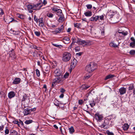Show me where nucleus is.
Instances as JSON below:
<instances>
[{
	"mask_svg": "<svg viewBox=\"0 0 135 135\" xmlns=\"http://www.w3.org/2000/svg\"><path fill=\"white\" fill-rule=\"evenodd\" d=\"M16 94L13 91H11L9 92L8 94V97L9 99H11L14 97L15 95Z\"/></svg>",
	"mask_w": 135,
	"mask_h": 135,
	"instance_id": "nucleus-15",
	"label": "nucleus"
},
{
	"mask_svg": "<svg viewBox=\"0 0 135 135\" xmlns=\"http://www.w3.org/2000/svg\"><path fill=\"white\" fill-rule=\"evenodd\" d=\"M71 54L68 52H65L63 54L62 60L65 62L69 61L71 59Z\"/></svg>",
	"mask_w": 135,
	"mask_h": 135,
	"instance_id": "nucleus-2",
	"label": "nucleus"
},
{
	"mask_svg": "<svg viewBox=\"0 0 135 135\" xmlns=\"http://www.w3.org/2000/svg\"><path fill=\"white\" fill-rule=\"evenodd\" d=\"M36 71L37 76L38 77H39L40 75V73L39 70L38 69H36Z\"/></svg>",
	"mask_w": 135,
	"mask_h": 135,
	"instance_id": "nucleus-44",
	"label": "nucleus"
},
{
	"mask_svg": "<svg viewBox=\"0 0 135 135\" xmlns=\"http://www.w3.org/2000/svg\"><path fill=\"white\" fill-rule=\"evenodd\" d=\"M38 22L39 23H40L44 22V20L43 18L41 17L38 19Z\"/></svg>",
	"mask_w": 135,
	"mask_h": 135,
	"instance_id": "nucleus-35",
	"label": "nucleus"
},
{
	"mask_svg": "<svg viewBox=\"0 0 135 135\" xmlns=\"http://www.w3.org/2000/svg\"><path fill=\"white\" fill-rule=\"evenodd\" d=\"M64 20V17L62 16H60L58 20V21L60 22H62Z\"/></svg>",
	"mask_w": 135,
	"mask_h": 135,
	"instance_id": "nucleus-34",
	"label": "nucleus"
},
{
	"mask_svg": "<svg viewBox=\"0 0 135 135\" xmlns=\"http://www.w3.org/2000/svg\"><path fill=\"white\" fill-rule=\"evenodd\" d=\"M0 10L1 11V12H0V15H3L4 14V12L2 9V8H0Z\"/></svg>",
	"mask_w": 135,
	"mask_h": 135,
	"instance_id": "nucleus-61",
	"label": "nucleus"
},
{
	"mask_svg": "<svg viewBox=\"0 0 135 135\" xmlns=\"http://www.w3.org/2000/svg\"><path fill=\"white\" fill-rule=\"evenodd\" d=\"M33 19L35 21L36 23H38V19L36 15H34L33 16Z\"/></svg>",
	"mask_w": 135,
	"mask_h": 135,
	"instance_id": "nucleus-41",
	"label": "nucleus"
},
{
	"mask_svg": "<svg viewBox=\"0 0 135 135\" xmlns=\"http://www.w3.org/2000/svg\"><path fill=\"white\" fill-rule=\"evenodd\" d=\"M63 40H64L63 42L65 44H67L70 42L69 38L67 37H64Z\"/></svg>",
	"mask_w": 135,
	"mask_h": 135,
	"instance_id": "nucleus-17",
	"label": "nucleus"
},
{
	"mask_svg": "<svg viewBox=\"0 0 135 135\" xmlns=\"http://www.w3.org/2000/svg\"><path fill=\"white\" fill-rule=\"evenodd\" d=\"M34 5H31V4H28V5L27 7V8L28 9H36V8H35L34 7H33Z\"/></svg>",
	"mask_w": 135,
	"mask_h": 135,
	"instance_id": "nucleus-22",
	"label": "nucleus"
},
{
	"mask_svg": "<svg viewBox=\"0 0 135 135\" xmlns=\"http://www.w3.org/2000/svg\"><path fill=\"white\" fill-rule=\"evenodd\" d=\"M129 53L131 55H134L135 54V50H131L130 51Z\"/></svg>",
	"mask_w": 135,
	"mask_h": 135,
	"instance_id": "nucleus-45",
	"label": "nucleus"
},
{
	"mask_svg": "<svg viewBox=\"0 0 135 135\" xmlns=\"http://www.w3.org/2000/svg\"><path fill=\"white\" fill-rule=\"evenodd\" d=\"M65 91V90L63 88H62L60 89V92L61 93H63Z\"/></svg>",
	"mask_w": 135,
	"mask_h": 135,
	"instance_id": "nucleus-60",
	"label": "nucleus"
},
{
	"mask_svg": "<svg viewBox=\"0 0 135 135\" xmlns=\"http://www.w3.org/2000/svg\"><path fill=\"white\" fill-rule=\"evenodd\" d=\"M90 77V76L89 75L85 76L84 78V79L85 80V79H88Z\"/></svg>",
	"mask_w": 135,
	"mask_h": 135,
	"instance_id": "nucleus-57",
	"label": "nucleus"
},
{
	"mask_svg": "<svg viewBox=\"0 0 135 135\" xmlns=\"http://www.w3.org/2000/svg\"><path fill=\"white\" fill-rule=\"evenodd\" d=\"M9 53H10L9 55L10 57H11L13 59H15L16 58V57L15 56L13 49H12L11 51H9Z\"/></svg>",
	"mask_w": 135,
	"mask_h": 135,
	"instance_id": "nucleus-11",
	"label": "nucleus"
},
{
	"mask_svg": "<svg viewBox=\"0 0 135 135\" xmlns=\"http://www.w3.org/2000/svg\"><path fill=\"white\" fill-rule=\"evenodd\" d=\"M110 120V119L108 118L105 119L104 120V122L99 127L104 129H107L108 127L107 126L109 124Z\"/></svg>",
	"mask_w": 135,
	"mask_h": 135,
	"instance_id": "nucleus-6",
	"label": "nucleus"
},
{
	"mask_svg": "<svg viewBox=\"0 0 135 135\" xmlns=\"http://www.w3.org/2000/svg\"><path fill=\"white\" fill-rule=\"evenodd\" d=\"M129 127V125L127 124H125L123 126V128L124 131H126L128 129Z\"/></svg>",
	"mask_w": 135,
	"mask_h": 135,
	"instance_id": "nucleus-23",
	"label": "nucleus"
},
{
	"mask_svg": "<svg viewBox=\"0 0 135 135\" xmlns=\"http://www.w3.org/2000/svg\"><path fill=\"white\" fill-rule=\"evenodd\" d=\"M89 102H90V104L91 107H93L96 104V103L94 102V100H93V101L92 102L90 101Z\"/></svg>",
	"mask_w": 135,
	"mask_h": 135,
	"instance_id": "nucleus-28",
	"label": "nucleus"
},
{
	"mask_svg": "<svg viewBox=\"0 0 135 135\" xmlns=\"http://www.w3.org/2000/svg\"><path fill=\"white\" fill-rule=\"evenodd\" d=\"M106 133L108 135H114L113 133L110 132L109 130L107 131Z\"/></svg>",
	"mask_w": 135,
	"mask_h": 135,
	"instance_id": "nucleus-36",
	"label": "nucleus"
},
{
	"mask_svg": "<svg viewBox=\"0 0 135 135\" xmlns=\"http://www.w3.org/2000/svg\"><path fill=\"white\" fill-rule=\"evenodd\" d=\"M39 26L41 27H43L44 26V22H43L41 23H39Z\"/></svg>",
	"mask_w": 135,
	"mask_h": 135,
	"instance_id": "nucleus-53",
	"label": "nucleus"
},
{
	"mask_svg": "<svg viewBox=\"0 0 135 135\" xmlns=\"http://www.w3.org/2000/svg\"><path fill=\"white\" fill-rule=\"evenodd\" d=\"M71 40L73 42H76L77 43V40H76V38L75 37H73L72 38Z\"/></svg>",
	"mask_w": 135,
	"mask_h": 135,
	"instance_id": "nucleus-50",
	"label": "nucleus"
},
{
	"mask_svg": "<svg viewBox=\"0 0 135 135\" xmlns=\"http://www.w3.org/2000/svg\"><path fill=\"white\" fill-rule=\"evenodd\" d=\"M119 92L121 95L125 94L126 92V89L124 88H122L119 89Z\"/></svg>",
	"mask_w": 135,
	"mask_h": 135,
	"instance_id": "nucleus-20",
	"label": "nucleus"
},
{
	"mask_svg": "<svg viewBox=\"0 0 135 135\" xmlns=\"http://www.w3.org/2000/svg\"><path fill=\"white\" fill-rule=\"evenodd\" d=\"M86 7L88 9H90L92 7V6L91 4H87L86 5Z\"/></svg>",
	"mask_w": 135,
	"mask_h": 135,
	"instance_id": "nucleus-46",
	"label": "nucleus"
},
{
	"mask_svg": "<svg viewBox=\"0 0 135 135\" xmlns=\"http://www.w3.org/2000/svg\"><path fill=\"white\" fill-rule=\"evenodd\" d=\"M81 25V24L79 23H78L74 24V27H77L78 28H80V26Z\"/></svg>",
	"mask_w": 135,
	"mask_h": 135,
	"instance_id": "nucleus-39",
	"label": "nucleus"
},
{
	"mask_svg": "<svg viewBox=\"0 0 135 135\" xmlns=\"http://www.w3.org/2000/svg\"><path fill=\"white\" fill-rule=\"evenodd\" d=\"M131 40L132 41V42H135V40L133 37H131Z\"/></svg>",
	"mask_w": 135,
	"mask_h": 135,
	"instance_id": "nucleus-64",
	"label": "nucleus"
},
{
	"mask_svg": "<svg viewBox=\"0 0 135 135\" xmlns=\"http://www.w3.org/2000/svg\"><path fill=\"white\" fill-rule=\"evenodd\" d=\"M99 16H94V21H97V20L99 19Z\"/></svg>",
	"mask_w": 135,
	"mask_h": 135,
	"instance_id": "nucleus-40",
	"label": "nucleus"
},
{
	"mask_svg": "<svg viewBox=\"0 0 135 135\" xmlns=\"http://www.w3.org/2000/svg\"><path fill=\"white\" fill-rule=\"evenodd\" d=\"M62 77H57L54 79L53 81H54L56 84L57 83H61L62 81Z\"/></svg>",
	"mask_w": 135,
	"mask_h": 135,
	"instance_id": "nucleus-10",
	"label": "nucleus"
},
{
	"mask_svg": "<svg viewBox=\"0 0 135 135\" xmlns=\"http://www.w3.org/2000/svg\"><path fill=\"white\" fill-rule=\"evenodd\" d=\"M77 63V61L76 60L74 59L71 62V68H74L76 65Z\"/></svg>",
	"mask_w": 135,
	"mask_h": 135,
	"instance_id": "nucleus-18",
	"label": "nucleus"
},
{
	"mask_svg": "<svg viewBox=\"0 0 135 135\" xmlns=\"http://www.w3.org/2000/svg\"><path fill=\"white\" fill-rule=\"evenodd\" d=\"M21 79L19 78H16L13 80L12 83L14 84H17L20 83Z\"/></svg>",
	"mask_w": 135,
	"mask_h": 135,
	"instance_id": "nucleus-19",
	"label": "nucleus"
},
{
	"mask_svg": "<svg viewBox=\"0 0 135 135\" xmlns=\"http://www.w3.org/2000/svg\"><path fill=\"white\" fill-rule=\"evenodd\" d=\"M5 133L6 134H8L9 133V130L8 129H6L5 131Z\"/></svg>",
	"mask_w": 135,
	"mask_h": 135,
	"instance_id": "nucleus-58",
	"label": "nucleus"
},
{
	"mask_svg": "<svg viewBox=\"0 0 135 135\" xmlns=\"http://www.w3.org/2000/svg\"><path fill=\"white\" fill-rule=\"evenodd\" d=\"M34 33L37 36H39L41 34V33L39 31H35Z\"/></svg>",
	"mask_w": 135,
	"mask_h": 135,
	"instance_id": "nucleus-37",
	"label": "nucleus"
},
{
	"mask_svg": "<svg viewBox=\"0 0 135 135\" xmlns=\"http://www.w3.org/2000/svg\"><path fill=\"white\" fill-rule=\"evenodd\" d=\"M69 75V73H66L64 75V78H67Z\"/></svg>",
	"mask_w": 135,
	"mask_h": 135,
	"instance_id": "nucleus-51",
	"label": "nucleus"
},
{
	"mask_svg": "<svg viewBox=\"0 0 135 135\" xmlns=\"http://www.w3.org/2000/svg\"><path fill=\"white\" fill-rule=\"evenodd\" d=\"M10 132L11 135H17L18 133L16 131L12 130L10 131Z\"/></svg>",
	"mask_w": 135,
	"mask_h": 135,
	"instance_id": "nucleus-24",
	"label": "nucleus"
},
{
	"mask_svg": "<svg viewBox=\"0 0 135 135\" xmlns=\"http://www.w3.org/2000/svg\"><path fill=\"white\" fill-rule=\"evenodd\" d=\"M110 45L111 47H117V45L113 43H111L110 44Z\"/></svg>",
	"mask_w": 135,
	"mask_h": 135,
	"instance_id": "nucleus-32",
	"label": "nucleus"
},
{
	"mask_svg": "<svg viewBox=\"0 0 135 135\" xmlns=\"http://www.w3.org/2000/svg\"><path fill=\"white\" fill-rule=\"evenodd\" d=\"M31 113V110L29 109L28 108L24 109L23 111V113L24 116L26 115L29 114Z\"/></svg>",
	"mask_w": 135,
	"mask_h": 135,
	"instance_id": "nucleus-14",
	"label": "nucleus"
},
{
	"mask_svg": "<svg viewBox=\"0 0 135 135\" xmlns=\"http://www.w3.org/2000/svg\"><path fill=\"white\" fill-rule=\"evenodd\" d=\"M89 20L91 21H94V16L91 17L89 19Z\"/></svg>",
	"mask_w": 135,
	"mask_h": 135,
	"instance_id": "nucleus-62",
	"label": "nucleus"
},
{
	"mask_svg": "<svg viewBox=\"0 0 135 135\" xmlns=\"http://www.w3.org/2000/svg\"><path fill=\"white\" fill-rule=\"evenodd\" d=\"M69 132L70 133L72 134L75 131V130L74 127L73 126L69 128Z\"/></svg>",
	"mask_w": 135,
	"mask_h": 135,
	"instance_id": "nucleus-27",
	"label": "nucleus"
},
{
	"mask_svg": "<svg viewBox=\"0 0 135 135\" xmlns=\"http://www.w3.org/2000/svg\"><path fill=\"white\" fill-rule=\"evenodd\" d=\"M91 42L89 40H86L85 41L78 38L77 40V43L80 45L84 44L85 45L89 46L91 45Z\"/></svg>",
	"mask_w": 135,
	"mask_h": 135,
	"instance_id": "nucleus-4",
	"label": "nucleus"
},
{
	"mask_svg": "<svg viewBox=\"0 0 135 135\" xmlns=\"http://www.w3.org/2000/svg\"><path fill=\"white\" fill-rule=\"evenodd\" d=\"M4 128V125H2L1 126H0V131H2Z\"/></svg>",
	"mask_w": 135,
	"mask_h": 135,
	"instance_id": "nucleus-56",
	"label": "nucleus"
},
{
	"mask_svg": "<svg viewBox=\"0 0 135 135\" xmlns=\"http://www.w3.org/2000/svg\"><path fill=\"white\" fill-rule=\"evenodd\" d=\"M33 7L34 8H36V9L37 10L39 9L40 8L42 7V3H39L36 4H33Z\"/></svg>",
	"mask_w": 135,
	"mask_h": 135,
	"instance_id": "nucleus-16",
	"label": "nucleus"
},
{
	"mask_svg": "<svg viewBox=\"0 0 135 135\" xmlns=\"http://www.w3.org/2000/svg\"><path fill=\"white\" fill-rule=\"evenodd\" d=\"M47 16L49 18H52L54 16V15L51 13H48L46 14Z\"/></svg>",
	"mask_w": 135,
	"mask_h": 135,
	"instance_id": "nucleus-30",
	"label": "nucleus"
},
{
	"mask_svg": "<svg viewBox=\"0 0 135 135\" xmlns=\"http://www.w3.org/2000/svg\"><path fill=\"white\" fill-rule=\"evenodd\" d=\"M95 64L93 62H91L87 65L85 68V70L88 73H91L96 69Z\"/></svg>",
	"mask_w": 135,
	"mask_h": 135,
	"instance_id": "nucleus-1",
	"label": "nucleus"
},
{
	"mask_svg": "<svg viewBox=\"0 0 135 135\" xmlns=\"http://www.w3.org/2000/svg\"><path fill=\"white\" fill-rule=\"evenodd\" d=\"M55 76L60 77H62V73L60 69H56L54 72Z\"/></svg>",
	"mask_w": 135,
	"mask_h": 135,
	"instance_id": "nucleus-7",
	"label": "nucleus"
},
{
	"mask_svg": "<svg viewBox=\"0 0 135 135\" xmlns=\"http://www.w3.org/2000/svg\"><path fill=\"white\" fill-rule=\"evenodd\" d=\"M95 118L98 122H100L103 119V116L102 114L97 113L95 115Z\"/></svg>",
	"mask_w": 135,
	"mask_h": 135,
	"instance_id": "nucleus-5",
	"label": "nucleus"
},
{
	"mask_svg": "<svg viewBox=\"0 0 135 135\" xmlns=\"http://www.w3.org/2000/svg\"><path fill=\"white\" fill-rule=\"evenodd\" d=\"M114 76V75H113L109 74L108 75H107L106 77L105 78L104 80H106L108 79L113 78Z\"/></svg>",
	"mask_w": 135,
	"mask_h": 135,
	"instance_id": "nucleus-25",
	"label": "nucleus"
},
{
	"mask_svg": "<svg viewBox=\"0 0 135 135\" xmlns=\"http://www.w3.org/2000/svg\"><path fill=\"white\" fill-rule=\"evenodd\" d=\"M120 33H121L124 36H126L128 34V32L127 31H126L125 32H124V31H122V32H118Z\"/></svg>",
	"mask_w": 135,
	"mask_h": 135,
	"instance_id": "nucleus-42",
	"label": "nucleus"
},
{
	"mask_svg": "<svg viewBox=\"0 0 135 135\" xmlns=\"http://www.w3.org/2000/svg\"><path fill=\"white\" fill-rule=\"evenodd\" d=\"M83 103V101L82 100H79L78 103L79 104L81 105Z\"/></svg>",
	"mask_w": 135,
	"mask_h": 135,
	"instance_id": "nucleus-52",
	"label": "nucleus"
},
{
	"mask_svg": "<svg viewBox=\"0 0 135 135\" xmlns=\"http://www.w3.org/2000/svg\"><path fill=\"white\" fill-rule=\"evenodd\" d=\"M52 45L57 47H59L60 48H61L62 46L61 45H59L57 44L52 43Z\"/></svg>",
	"mask_w": 135,
	"mask_h": 135,
	"instance_id": "nucleus-33",
	"label": "nucleus"
},
{
	"mask_svg": "<svg viewBox=\"0 0 135 135\" xmlns=\"http://www.w3.org/2000/svg\"><path fill=\"white\" fill-rule=\"evenodd\" d=\"M13 122L15 124H17L18 126H19V123L18 121L17 120H15L13 121Z\"/></svg>",
	"mask_w": 135,
	"mask_h": 135,
	"instance_id": "nucleus-43",
	"label": "nucleus"
},
{
	"mask_svg": "<svg viewBox=\"0 0 135 135\" xmlns=\"http://www.w3.org/2000/svg\"><path fill=\"white\" fill-rule=\"evenodd\" d=\"M63 28V25H62L61 26L60 28H56L55 30L52 32L53 33H60L62 31V30Z\"/></svg>",
	"mask_w": 135,
	"mask_h": 135,
	"instance_id": "nucleus-12",
	"label": "nucleus"
},
{
	"mask_svg": "<svg viewBox=\"0 0 135 135\" xmlns=\"http://www.w3.org/2000/svg\"><path fill=\"white\" fill-rule=\"evenodd\" d=\"M28 98V97L26 94H24L22 95L21 102L22 105H23L24 108H25L28 106V104L26 102V101L27 100Z\"/></svg>",
	"mask_w": 135,
	"mask_h": 135,
	"instance_id": "nucleus-3",
	"label": "nucleus"
},
{
	"mask_svg": "<svg viewBox=\"0 0 135 135\" xmlns=\"http://www.w3.org/2000/svg\"><path fill=\"white\" fill-rule=\"evenodd\" d=\"M56 84L54 81H53V82L52 83L51 86L52 87H53L55 86Z\"/></svg>",
	"mask_w": 135,
	"mask_h": 135,
	"instance_id": "nucleus-54",
	"label": "nucleus"
},
{
	"mask_svg": "<svg viewBox=\"0 0 135 135\" xmlns=\"http://www.w3.org/2000/svg\"><path fill=\"white\" fill-rule=\"evenodd\" d=\"M13 34L15 35H18L20 33V32H19V31H15L13 30Z\"/></svg>",
	"mask_w": 135,
	"mask_h": 135,
	"instance_id": "nucleus-49",
	"label": "nucleus"
},
{
	"mask_svg": "<svg viewBox=\"0 0 135 135\" xmlns=\"http://www.w3.org/2000/svg\"><path fill=\"white\" fill-rule=\"evenodd\" d=\"M99 17L100 20H104V16L103 15H102Z\"/></svg>",
	"mask_w": 135,
	"mask_h": 135,
	"instance_id": "nucleus-55",
	"label": "nucleus"
},
{
	"mask_svg": "<svg viewBox=\"0 0 135 135\" xmlns=\"http://www.w3.org/2000/svg\"><path fill=\"white\" fill-rule=\"evenodd\" d=\"M135 42H132L130 43V46H131L132 47H133L135 46Z\"/></svg>",
	"mask_w": 135,
	"mask_h": 135,
	"instance_id": "nucleus-48",
	"label": "nucleus"
},
{
	"mask_svg": "<svg viewBox=\"0 0 135 135\" xmlns=\"http://www.w3.org/2000/svg\"><path fill=\"white\" fill-rule=\"evenodd\" d=\"M43 69L44 71H46L48 72L49 71V68L48 66H45L44 67Z\"/></svg>",
	"mask_w": 135,
	"mask_h": 135,
	"instance_id": "nucleus-38",
	"label": "nucleus"
},
{
	"mask_svg": "<svg viewBox=\"0 0 135 135\" xmlns=\"http://www.w3.org/2000/svg\"><path fill=\"white\" fill-rule=\"evenodd\" d=\"M90 87V86L86 85V84H83L80 87V90L81 91L85 90L86 89Z\"/></svg>",
	"mask_w": 135,
	"mask_h": 135,
	"instance_id": "nucleus-13",
	"label": "nucleus"
},
{
	"mask_svg": "<svg viewBox=\"0 0 135 135\" xmlns=\"http://www.w3.org/2000/svg\"><path fill=\"white\" fill-rule=\"evenodd\" d=\"M134 86L133 85H132L131 86H130L128 87V90H131L134 89Z\"/></svg>",
	"mask_w": 135,
	"mask_h": 135,
	"instance_id": "nucleus-47",
	"label": "nucleus"
},
{
	"mask_svg": "<svg viewBox=\"0 0 135 135\" xmlns=\"http://www.w3.org/2000/svg\"><path fill=\"white\" fill-rule=\"evenodd\" d=\"M82 54V52H79L78 53H77L76 54V55H78V56H80Z\"/></svg>",
	"mask_w": 135,
	"mask_h": 135,
	"instance_id": "nucleus-63",
	"label": "nucleus"
},
{
	"mask_svg": "<svg viewBox=\"0 0 135 135\" xmlns=\"http://www.w3.org/2000/svg\"><path fill=\"white\" fill-rule=\"evenodd\" d=\"M52 10L53 11V13H55L56 14H61L62 13V10L60 9L54 7L51 8Z\"/></svg>",
	"mask_w": 135,
	"mask_h": 135,
	"instance_id": "nucleus-8",
	"label": "nucleus"
},
{
	"mask_svg": "<svg viewBox=\"0 0 135 135\" xmlns=\"http://www.w3.org/2000/svg\"><path fill=\"white\" fill-rule=\"evenodd\" d=\"M75 50L77 51H79L80 50V48L78 47H76L75 48Z\"/></svg>",
	"mask_w": 135,
	"mask_h": 135,
	"instance_id": "nucleus-59",
	"label": "nucleus"
},
{
	"mask_svg": "<svg viewBox=\"0 0 135 135\" xmlns=\"http://www.w3.org/2000/svg\"><path fill=\"white\" fill-rule=\"evenodd\" d=\"M59 101L57 100H55L54 101V104L57 107L59 106Z\"/></svg>",
	"mask_w": 135,
	"mask_h": 135,
	"instance_id": "nucleus-29",
	"label": "nucleus"
},
{
	"mask_svg": "<svg viewBox=\"0 0 135 135\" xmlns=\"http://www.w3.org/2000/svg\"><path fill=\"white\" fill-rule=\"evenodd\" d=\"M6 94L3 91L0 92V97L1 98L4 99L5 98Z\"/></svg>",
	"mask_w": 135,
	"mask_h": 135,
	"instance_id": "nucleus-26",
	"label": "nucleus"
},
{
	"mask_svg": "<svg viewBox=\"0 0 135 135\" xmlns=\"http://www.w3.org/2000/svg\"><path fill=\"white\" fill-rule=\"evenodd\" d=\"M84 14L87 17H90L92 16V13L91 11H88L85 12Z\"/></svg>",
	"mask_w": 135,
	"mask_h": 135,
	"instance_id": "nucleus-21",
	"label": "nucleus"
},
{
	"mask_svg": "<svg viewBox=\"0 0 135 135\" xmlns=\"http://www.w3.org/2000/svg\"><path fill=\"white\" fill-rule=\"evenodd\" d=\"M117 14L116 12H114L111 10L109 11L107 13V15L110 18L113 17V16Z\"/></svg>",
	"mask_w": 135,
	"mask_h": 135,
	"instance_id": "nucleus-9",
	"label": "nucleus"
},
{
	"mask_svg": "<svg viewBox=\"0 0 135 135\" xmlns=\"http://www.w3.org/2000/svg\"><path fill=\"white\" fill-rule=\"evenodd\" d=\"M33 122V121L32 120H26L25 122V123L26 124H29Z\"/></svg>",
	"mask_w": 135,
	"mask_h": 135,
	"instance_id": "nucleus-31",
	"label": "nucleus"
}]
</instances>
